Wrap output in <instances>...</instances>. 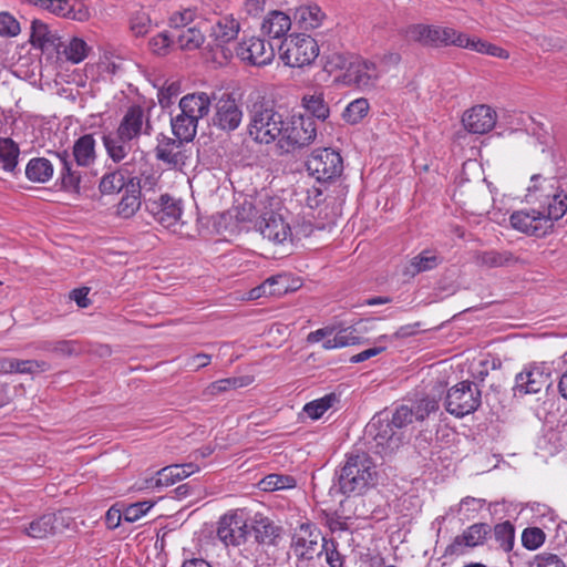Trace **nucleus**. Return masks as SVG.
I'll return each instance as SVG.
<instances>
[{"label": "nucleus", "mask_w": 567, "mask_h": 567, "mask_svg": "<svg viewBox=\"0 0 567 567\" xmlns=\"http://www.w3.org/2000/svg\"><path fill=\"white\" fill-rule=\"evenodd\" d=\"M296 484L297 482L295 477L290 475L269 474L258 483V486L265 492H274L279 489L293 488Z\"/></svg>", "instance_id": "obj_47"}, {"label": "nucleus", "mask_w": 567, "mask_h": 567, "mask_svg": "<svg viewBox=\"0 0 567 567\" xmlns=\"http://www.w3.org/2000/svg\"><path fill=\"white\" fill-rule=\"evenodd\" d=\"M243 111L236 99L223 93L215 102L212 123L223 131H235L241 123Z\"/></svg>", "instance_id": "obj_14"}, {"label": "nucleus", "mask_w": 567, "mask_h": 567, "mask_svg": "<svg viewBox=\"0 0 567 567\" xmlns=\"http://www.w3.org/2000/svg\"><path fill=\"white\" fill-rule=\"evenodd\" d=\"M39 349L63 357H70L76 353V344L71 340L44 341L39 346Z\"/></svg>", "instance_id": "obj_50"}, {"label": "nucleus", "mask_w": 567, "mask_h": 567, "mask_svg": "<svg viewBox=\"0 0 567 567\" xmlns=\"http://www.w3.org/2000/svg\"><path fill=\"white\" fill-rule=\"evenodd\" d=\"M140 175H136V172L134 174H131L130 178H135V187L141 190H153L157 183H158V176L154 173L146 174V172L140 169Z\"/></svg>", "instance_id": "obj_58"}, {"label": "nucleus", "mask_w": 567, "mask_h": 567, "mask_svg": "<svg viewBox=\"0 0 567 567\" xmlns=\"http://www.w3.org/2000/svg\"><path fill=\"white\" fill-rule=\"evenodd\" d=\"M385 350L384 346L373 347L351 357L350 362L360 363L375 357Z\"/></svg>", "instance_id": "obj_63"}, {"label": "nucleus", "mask_w": 567, "mask_h": 567, "mask_svg": "<svg viewBox=\"0 0 567 567\" xmlns=\"http://www.w3.org/2000/svg\"><path fill=\"white\" fill-rule=\"evenodd\" d=\"M316 136L317 126L312 117L302 114H287L278 146L282 152L289 153L308 146L315 141Z\"/></svg>", "instance_id": "obj_5"}, {"label": "nucleus", "mask_w": 567, "mask_h": 567, "mask_svg": "<svg viewBox=\"0 0 567 567\" xmlns=\"http://www.w3.org/2000/svg\"><path fill=\"white\" fill-rule=\"evenodd\" d=\"M462 123L470 133L485 134L495 126L496 113L487 105H476L463 114Z\"/></svg>", "instance_id": "obj_22"}, {"label": "nucleus", "mask_w": 567, "mask_h": 567, "mask_svg": "<svg viewBox=\"0 0 567 567\" xmlns=\"http://www.w3.org/2000/svg\"><path fill=\"white\" fill-rule=\"evenodd\" d=\"M290 28V17L277 10L269 12L261 23L262 33L272 39H280L286 35Z\"/></svg>", "instance_id": "obj_32"}, {"label": "nucleus", "mask_w": 567, "mask_h": 567, "mask_svg": "<svg viewBox=\"0 0 567 567\" xmlns=\"http://www.w3.org/2000/svg\"><path fill=\"white\" fill-rule=\"evenodd\" d=\"M176 42L181 50L193 51L203 45L205 35L197 27H188L181 29L176 35Z\"/></svg>", "instance_id": "obj_43"}, {"label": "nucleus", "mask_w": 567, "mask_h": 567, "mask_svg": "<svg viewBox=\"0 0 567 567\" xmlns=\"http://www.w3.org/2000/svg\"><path fill=\"white\" fill-rule=\"evenodd\" d=\"M184 141L172 138L165 135L158 137V143L155 148V156L158 161L164 162L173 167L182 162L181 147Z\"/></svg>", "instance_id": "obj_31"}, {"label": "nucleus", "mask_w": 567, "mask_h": 567, "mask_svg": "<svg viewBox=\"0 0 567 567\" xmlns=\"http://www.w3.org/2000/svg\"><path fill=\"white\" fill-rule=\"evenodd\" d=\"M320 532L310 522L301 523L292 534L291 548L299 558L311 559L318 547Z\"/></svg>", "instance_id": "obj_17"}, {"label": "nucleus", "mask_w": 567, "mask_h": 567, "mask_svg": "<svg viewBox=\"0 0 567 567\" xmlns=\"http://www.w3.org/2000/svg\"><path fill=\"white\" fill-rule=\"evenodd\" d=\"M152 124L141 105H132L124 113L115 131L103 136L107 156L114 162L124 161L137 147L143 135H151Z\"/></svg>", "instance_id": "obj_2"}, {"label": "nucleus", "mask_w": 567, "mask_h": 567, "mask_svg": "<svg viewBox=\"0 0 567 567\" xmlns=\"http://www.w3.org/2000/svg\"><path fill=\"white\" fill-rule=\"evenodd\" d=\"M251 528L258 544L277 546L281 539L282 528L262 514L257 513L254 516Z\"/></svg>", "instance_id": "obj_26"}, {"label": "nucleus", "mask_w": 567, "mask_h": 567, "mask_svg": "<svg viewBox=\"0 0 567 567\" xmlns=\"http://www.w3.org/2000/svg\"><path fill=\"white\" fill-rule=\"evenodd\" d=\"M62 518L56 514H43L29 523L23 533L34 539H43L61 530Z\"/></svg>", "instance_id": "obj_28"}, {"label": "nucleus", "mask_w": 567, "mask_h": 567, "mask_svg": "<svg viewBox=\"0 0 567 567\" xmlns=\"http://www.w3.org/2000/svg\"><path fill=\"white\" fill-rule=\"evenodd\" d=\"M545 533L538 527H527L522 533V544L528 550H536L545 542Z\"/></svg>", "instance_id": "obj_51"}, {"label": "nucleus", "mask_w": 567, "mask_h": 567, "mask_svg": "<svg viewBox=\"0 0 567 567\" xmlns=\"http://www.w3.org/2000/svg\"><path fill=\"white\" fill-rule=\"evenodd\" d=\"M29 3L53 13L76 21H85L89 19V10L75 0H27Z\"/></svg>", "instance_id": "obj_19"}, {"label": "nucleus", "mask_w": 567, "mask_h": 567, "mask_svg": "<svg viewBox=\"0 0 567 567\" xmlns=\"http://www.w3.org/2000/svg\"><path fill=\"white\" fill-rule=\"evenodd\" d=\"M463 49H468L478 53L488 54L492 56H496L499 59H508L509 53L504 50L501 47H497L495 44L488 43L486 41H483L481 39L470 38L465 33V40L463 43Z\"/></svg>", "instance_id": "obj_45"}, {"label": "nucleus", "mask_w": 567, "mask_h": 567, "mask_svg": "<svg viewBox=\"0 0 567 567\" xmlns=\"http://www.w3.org/2000/svg\"><path fill=\"white\" fill-rule=\"evenodd\" d=\"M171 43L172 41L166 33L162 32L150 40V48L153 53L157 55H165L168 52Z\"/></svg>", "instance_id": "obj_60"}, {"label": "nucleus", "mask_w": 567, "mask_h": 567, "mask_svg": "<svg viewBox=\"0 0 567 567\" xmlns=\"http://www.w3.org/2000/svg\"><path fill=\"white\" fill-rule=\"evenodd\" d=\"M130 29L136 37L145 35L151 29V19L144 11L135 12L130 20Z\"/></svg>", "instance_id": "obj_55"}, {"label": "nucleus", "mask_w": 567, "mask_h": 567, "mask_svg": "<svg viewBox=\"0 0 567 567\" xmlns=\"http://www.w3.org/2000/svg\"><path fill=\"white\" fill-rule=\"evenodd\" d=\"M367 434L373 439L377 452L390 454L403 442L402 432H398L390 422V413L381 412L374 415L365 427Z\"/></svg>", "instance_id": "obj_10"}, {"label": "nucleus", "mask_w": 567, "mask_h": 567, "mask_svg": "<svg viewBox=\"0 0 567 567\" xmlns=\"http://www.w3.org/2000/svg\"><path fill=\"white\" fill-rule=\"evenodd\" d=\"M498 545V549L508 554L515 545V527L509 520L497 523L492 527V535Z\"/></svg>", "instance_id": "obj_40"}, {"label": "nucleus", "mask_w": 567, "mask_h": 567, "mask_svg": "<svg viewBox=\"0 0 567 567\" xmlns=\"http://www.w3.org/2000/svg\"><path fill=\"white\" fill-rule=\"evenodd\" d=\"M258 228L264 238L274 241L275 244H284L287 240H292V229L285 220V218L277 213H265L258 221Z\"/></svg>", "instance_id": "obj_21"}, {"label": "nucleus", "mask_w": 567, "mask_h": 567, "mask_svg": "<svg viewBox=\"0 0 567 567\" xmlns=\"http://www.w3.org/2000/svg\"><path fill=\"white\" fill-rule=\"evenodd\" d=\"M413 409L408 405L399 406L390 416L391 424L398 432L413 422Z\"/></svg>", "instance_id": "obj_53"}, {"label": "nucleus", "mask_w": 567, "mask_h": 567, "mask_svg": "<svg viewBox=\"0 0 567 567\" xmlns=\"http://www.w3.org/2000/svg\"><path fill=\"white\" fill-rule=\"evenodd\" d=\"M549 384V374L542 367L524 369L515 378L514 395L535 394Z\"/></svg>", "instance_id": "obj_20"}, {"label": "nucleus", "mask_w": 567, "mask_h": 567, "mask_svg": "<svg viewBox=\"0 0 567 567\" xmlns=\"http://www.w3.org/2000/svg\"><path fill=\"white\" fill-rule=\"evenodd\" d=\"M123 518V511L112 506L105 514V524L110 529H115L120 526Z\"/></svg>", "instance_id": "obj_64"}, {"label": "nucleus", "mask_w": 567, "mask_h": 567, "mask_svg": "<svg viewBox=\"0 0 567 567\" xmlns=\"http://www.w3.org/2000/svg\"><path fill=\"white\" fill-rule=\"evenodd\" d=\"M199 471V466L193 462L185 464H172L163 467L156 473V477L151 480L152 487H167L182 481Z\"/></svg>", "instance_id": "obj_24"}, {"label": "nucleus", "mask_w": 567, "mask_h": 567, "mask_svg": "<svg viewBox=\"0 0 567 567\" xmlns=\"http://www.w3.org/2000/svg\"><path fill=\"white\" fill-rule=\"evenodd\" d=\"M306 166L309 174L318 182H329L341 175L343 161L334 150L318 148L308 157Z\"/></svg>", "instance_id": "obj_12"}, {"label": "nucleus", "mask_w": 567, "mask_h": 567, "mask_svg": "<svg viewBox=\"0 0 567 567\" xmlns=\"http://www.w3.org/2000/svg\"><path fill=\"white\" fill-rule=\"evenodd\" d=\"M21 31L19 21L8 12H0V35L12 38Z\"/></svg>", "instance_id": "obj_57"}, {"label": "nucleus", "mask_w": 567, "mask_h": 567, "mask_svg": "<svg viewBox=\"0 0 567 567\" xmlns=\"http://www.w3.org/2000/svg\"><path fill=\"white\" fill-rule=\"evenodd\" d=\"M442 261L443 258L436 251L425 249L410 260L405 274L415 276L436 268Z\"/></svg>", "instance_id": "obj_35"}, {"label": "nucleus", "mask_w": 567, "mask_h": 567, "mask_svg": "<svg viewBox=\"0 0 567 567\" xmlns=\"http://www.w3.org/2000/svg\"><path fill=\"white\" fill-rule=\"evenodd\" d=\"M248 534L247 518L243 509H235L223 515L218 520L217 537L226 546H239Z\"/></svg>", "instance_id": "obj_13"}, {"label": "nucleus", "mask_w": 567, "mask_h": 567, "mask_svg": "<svg viewBox=\"0 0 567 567\" xmlns=\"http://www.w3.org/2000/svg\"><path fill=\"white\" fill-rule=\"evenodd\" d=\"M210 97L205 92L189 93L179 101L181 113L189 118L199 121L208 115L210 110Z\"/></svg>", "instance_id": "obj_29"}, {"label": "nucleus", "mask_w": 567, "mask_h": 567, "mask_svg": "<svg viewBox=\"0 0 567 567\" xmlns=\"http://www.w3.org/2000/svg\"><path fill=\"white\" fill-rule=\"evenodd\" d=\"M131 163H125L118 169L104 174L99 185L101 193L115 194L124 187L126 189L130 186L131 174L135 173V169H131Z\"/></svg>", "instance_id": "obj_30"}, {"label": "nucleus", "mask_w": 567, "mask_h": 567, "mask_svg": "<svg viewBox=\"0 0 567 567\" xmlns=\"http://www.w3.org/2000/svg\"><path fill=\"white\" fill-rule=\"evenodd\" d=\"M532 185L528 192L546 190L547 187L551 192L545 195V200L538 208L522 209L514 212L509 221L514 229L528 236L545 237L554 229V223L563 218L567 213V194L557 192L555 179L544 178L540 175H533Z\"/></svg>", "instance_id": "obj_1"}, {"label": "nucleus", "mask_w": 567, "mask_h": 567, "mask_svg": "<svg viewBox=\"0 0 567 567\" xmlns=\"http://www.w3.org/2000/svg\"><path fill=\"white\" fill-rule=\"evenodd\" d=\"M517 260L518 258L509 250H485L476 255V262L488 268L506 267Z\"/></svg>", "instance_id": "obj_37"}, {"label": "nucleus", "mask_w": 567, "mask_h": 567, "mask_svg": "<svg viewBox=\"0 0 567 567\" xmlns=\"http://www.w3.org/2000/svg\"><path fill=\"white\" fill-rule=\"evenodd\" d=\"M319 54L317 41L307 34H293L280 45V58L286 65L302 68L311 64Z\"/></svg>", "instance_id": "obj_8"}, {"label": "nucleus", "mask_w": 567, "mask_h": 567, "mask_svg": "<svg viewBox=\"0 0 567 567\" xmlns=\"http://www.w3.org/2000/svg\"><path fill=\"white\" fill-rule=\"evenodd\" d=\"M369 111V102L367 99L360 97L352 101L344 111V118L351 123L355 124L360 122Z\"/></svg>", "instance_id": "obj_49"}, {"label": "nucleus", "mask_w": 567, "mask_h": 567, "mask_svg": "<svg viewBox=\"0 0 567 567\" xmlns=\"http://www.w3.org/2000/svg\"><path fill=\"white\" fill-rule=\"evenodd\" d=\"M482 403V393L477 384L471 381H462L452 386L445 396L446 411L463 417L475 412Z\"/></svg>", "instance_id": "obj_9"}, {"label": "nucleus", "mask_w": 567, "mask_h": 567, "mask_svg": "<svg viewBox=\"0 0 567 567\" xmlns=\"http://www.w3.org/2000/svg\"><path fill=\"white\" fill-rule=\"evenodd\" d=\"M375 478V464L370 455L357 451L347 454V460L338 472L337 486L343 495H360L374 485Z\"/></svg>", "instance_id": "obj_4"}, {"label": "nucleus", "mask_w": 567, "mask_h": 567, "mask_svg": "<svg viewBox=\"0 0 567 567\" xmlns=\"http://www.w3.org/2000/svg\"><path fill=\"white\" fill-rule=\"evenodd\" d=\"M406 37L424 47L455 45L463 48L465 33L458 32L453 28L412 24L406 29Z\"/></svg>", "instance_id": "obj_7"}, {"label": "nucleus", "mask_w": 567, "mask_h": 567, "mask_svg": "<svg viewBox=\"0 0 567 567\" xmlns=\"http://www.w3.org/2000/svg\"><path fill=\"white\" fill-rule=\"evenodd\" d=\"M492 535V526L487 523H474L457 535L446 547L445 555H462V547L475 548L484 546Z\"/></svg>", "instance_id": "obj_16"}, {"label": "nucleus", "mask_w": 567, "mask_h": 567, "mask_svg": "<svg viewBox=\"0 0 567 567\" xmlns=\"http://www.w3.org/2000/svg\"><path fill=\"white\" fill-rule=\"evenodd\" d=\"M146 208L163 227L176 231L182 216L181 202L168 195H162L159 202L147 204Z\"/></svg>", "instance_id": "obj_18"}, {"label": "nucleus", "mask_w": 567, "mask_h": 567, "mask_svg": "<svg viewBox=\"0 0 567 567\" xmlns=\"http://www.w3.org/2000/svg\"><path fill=\"white\" fill-rule=\"evenodd\" d=\"M532 567H566L564 561L555 554L543 553L535 558Z\"/></svg>", "instance_id": "obj_61"}, {"label": "nucleus", "mask_w": 567, "mask_h": 567, "mask_svg": "<svg viewBox=\"0 0 567 567\" xmlns=\"http://www.w3.org/2000/svg\"><path fill=\"white\" fill-rule=\"evenodd\" d=\"M91 48L83 39L73 37L68 41L61 39V47L56 48L55 52L66 61L78 64L87 56Z\"/></svg>", "instance_id": "obj_34"}, {"label": "nucleus", "mask_w": 567, "mask_h": 567, "mask_svg": "<svg viewBox=\"0 0 567 567\" xmlns=\"http://www.w3.org/2000/svg\"><path fill=\"white\" fill-rule=\"evenodd\" d=\"M326 18V13L316 3L300 6L295 12V19L303 30H313L321 27Z\"/></svg>", "instance_id": "obj_33"}, {"label": "nucleus", "mask_w": 567, "mask_h": 567, "mask_svg": "<svg viewBox=\"0 0 567 567\" xmlns=\"http://www.w3.org/2000/svg\"><path fill=\"white\" fill-rule=\"evenodd\" d=\"M96 141L92 134L79 137L73 145L72 156L63 151L56 153L60 165V179L66 190L79 192L83 179L80 168H91L96 161Z\"/></svg>", "instance_id": "obj_3"}, {"label": "nucleus", "mask_w": 567, "mask_h": 567, "mask_svg": "<svg viewBox=\"0 0 567 567\" xmlns=\"http://www.w3.org/2000/svg\"><path fill=\"white\" fill-rule=\"evenodd\" d=\"M297 282L291 280L288 274H279L267 278L260 286L249 292L250 299L272 296L280 297L298 288Z\"/></svg>", "instance_id": "obj_23"}, {"label": "nucleus", "mask_w": 567, "mask_h": 567, "mask_svg": "<svg viewBox=\"0 0 567 567\" xmlns=\"http://www.w3.org/2000/svg\"><path fill=\"white\" fill-rule=\"evenodd\" d=\"M250 383H251L250 377H238V378L235 377V378L221 379V380H217V381L208 384L206 386V389L204 390L203 394L206 396H214V395H218L223 392H226L230 389H238V388L247 386Z\"/></svg>", "instance_id": "obj_42"}, {"label": "nucleus", "mask_w": 567, "mask_h": 567, "mask_svg": "<svg viewBox=\"0 0 567 567\" xmlns=\"http://www.w3.org/2000/svg\"><path fill=\"white\" fill-rule=\"evenodd\" d=\"M198 122L179 113L171 122L173 134L181 141L190 142L197 133Z\"/></svg>", "instance_id": "obj_41"}, {"label": "nucleus", "mask_w": 567, "mask_h": 567, "mask_svg": "<svg viewBox=\"0 0 567 567\" xmlns=\"http://www.w3.org/2000/svg\"><path fill=\"white\" fill-rule=\"evenodd\" d=\"M240 31V23L234 14H225L217 18L212 24L209 38L217 47L223 48L225 44L234 41Z\"/></svg>", "instance_id": "obj_25"}, {"label": "nucleus", "mask_w": 567, "mask_h": 567, "mask_svg": "<svg viewBox=\"0 0 567 567\" xmlns=\"http://www.w3.org/2000/svg\"><path fill=\"white\" fill-rule=\"evenodd\" d=\"M236 55L249 65L264 66L274 60L275 51L264 39L250 37L238 43Z\"/></svg>", "instance_id": "obj_15"}, {"label": "nucleus", "mask_w": 567, "mask_h": 567, "mask_svg": "<svg viewBox=\"0 0 567 567\" xmlns=\"http://www.w3.org/2000/svg\"><path fill=\"white\" fill-rule=\"evenodd\" d=\"M52 163L44 157H37L29 161L25 167V176L34 183H45L53 175Z\"/></svg>", "instance_id": "obj_39"}, {"label": "nucleus", "mask_w": 567, "mask_h": 567, "mask_svg": "<svg viewBox=\"0 0 567 567\" xmlns=\"http://www.w3.org/2000/svg\"><path fill=\"white\" fill-rule=\"evenodd\" d=\"M413 409V417L416 421H423L431 413L439 409V401L435 398H424L420 400Z\"/></svg>", "instance_id": "obj_56"}, {"label": "nucleus", "mask_w": 567, "mask_h": 567, "mask_svg": "<svg viewBox=\"0 0 567 567\" xmlns=\"http://www.w3.org/2000/svg\"><path fill=\"white\" fill-rule=\"evenodd\" d=\"M154 506L152 501H143L126 506L123 511V518L128 523H134L146 515Z\"/></svg>", "instance_id": "obj_52"}, {"label": "nucleus", "mask_w": 567, "mask_h": 567, "mask_svg": "<svg viewBox=\"0 0 567 567\" xmlns=\"http://www.w3.org/2000/svg\"><path fill=\"white\" fill-rule=\"evenodd\" d=\"M134 181L135 178H130V186L117 205L116 214L122 218H131L141 207V195Z\"/></svg>", "instance_id": "obj_36"}, {"label": "nucleus", "mask_w": 567, "mask_h": 567, "mask_svg": "<svg viewBox=\"0 0 567 567\" xmlns=\"http://www.w3.org/2000/svg\"><path fill=\"white\" fill-rule=\"evenodd\" d=\"M31 43L42 51L56 50L61 47V37L58 31L41 20L31 22Z\"/></svg>", "instance_id": "obj_27"}, {"label": "nucleus", "mask_w": 567, "mask_h": 567, "mask_svg": "<svg viewBox=\"0 0 567 567\" xmlns=\"http://www.w3.org/2000/svg\"><path fill=\"white\" fill-rule=\"evenodd\" d=\"M339 402L336 393H329L320 399L313 400L303 406V412L312 420L320 419L330 408Z\"/></svg>", "instance_id": "obj_46"}, {"label": "nucleus", "mask_w": 567, "mask_h": 567, "mask_svg": "<svg viewBox=\"0 0 567 567\" xmlns=\"http://www.w3.org/2000/svg\"><path fill=\"white\" fill-rule=\"evenodd\" d=\"M196 17V12L193 9H184L182 11L175 12L171 19V27L174 29H186L187 25L190 24Z\"/></svg>", "instance_id": "obj_59"}, {"label": "nucleus", "mask_w": 567, "mask_h": 567, "mask_svg": "<svg viewBox=\"0 0 567 567\" xmlns=\"http://www.w3.org/2000/svg\"><path fill=\"white\" fill-rule=\"evenodd\" d=\"M287 114L274 107L255 109L249 123V135L258 143L269 144L281 138Z\"/></svg>", "instance_id": "obj_6"}, {"label": "nucleus", "mask_w": 567, "mask_h": 567, "mask_svg": "<svg viewBox=\"0 0 567 567\" xmlns=\"http://www.w3.org/2000/svg\"><path fill=\"white\" fill-rule=\"evenodd\" d=\"M380 78L381 72L373 61L355 56L344 66L341 81L348 86L369 92L377 87Z\"/></svg>", "instance_id": "obj_11"}, {"label": "nucleus", "mask_w": 567, "mask_h": 567, "mask_svg": "<svg viewBox=\"0 0 567 567\" xmlns=\"http://www.w3.org/2000/svg\"><path fill=\"white\" fill-rule=\"evenodd\" d=\"M181 86L177 82H165L158 89L157 99L163 109L169 107L173 104V99L179 94Z\"/></svg>", "instance_id": "obj_54"}, {"label": "nucleus", "mask_w": 567, "mask_h": 567, "mask_svg": "<svg viewBox=\"0 0 567 567\" xmlns=\"http://www.w3.org/2000/svg\"><path fill=\"white\" fill-rule=\"evenodd\" d=\"M302 106L306 109L308 113H310V117H316L320 121H326L330 115V110L328 104L324 101V95L321 91H313L307 93L302 96L301 100Z\"/></svg>", "instance_id": "obj_38"}, {"label": "nucleus", "mask_w": 567, "mask_h": 567, "mask_svg": "<svg viewBox=\"0 0 567 567\" xmlns=\"http://www.w3.org/2000/svg\"><path fill=\"white\" fill-rule=\"evenodd\" d=\"M19 146L11 138L0 137V167L12 173L18 164Z\"/></svg>", "instance_id": "obj_44"}, {"label": "nucleus", "mask_w": 567, "mask_h": 567, "mask_svg": "<svg viewBox=\"0 0 567 567\" xmlns=\"http://www.w3.org/2000/svg\"><path fill=\"white\" fill-rule=\"evenodd\" d=\"M12 368L9 373H28L33 374L37 372L48 371L50 365L47 361L39 360H18L10 359Z\"/></svg>", "instance_id": "obj_48"}, {"label": "nucleus", "mask_w": 567, "mask_h": 567, "mask_svg": "<svg viewBox=\"0 0 567 567\" xmlns=\"http://www.w3.org/2000/svg\"><path fill=\"white\" fill-rule=\"evenodd\" d=\"M337 341H341V348L358 344L360 342V338L354 334V330L351 329H342L337 334Z\"/></svg>", "instance_id": "obj_62"}]
</instances>
